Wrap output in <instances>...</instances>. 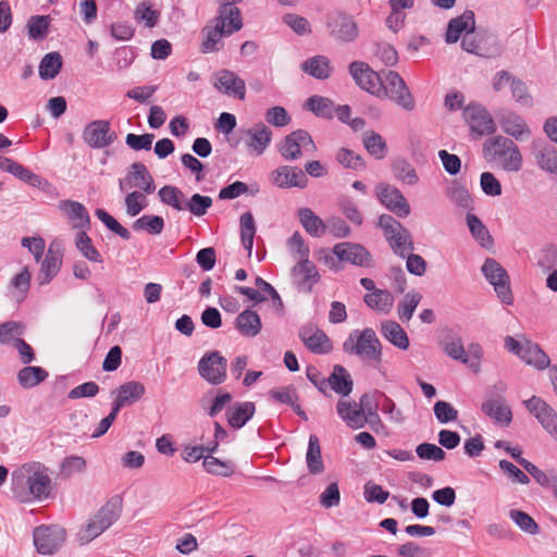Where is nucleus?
Wrapping results in <instances>:
<instances>
[{
  "mask_svg": "<svg viewBox=\"0 0 557 557\" xmlns=\"http://www.w3.org/2000/svg\"><path fill=\"white\" fill-rule=\"evenodd\" d=\"M379 226L383 230L384 237L395 255L405 258L407 253L414 249V243L409 230L392 215L382 214L379 218Z\"/></svg>",
  "mask_w": 557,
  "mask_h": 557,
  "instance_id": "obj_6",
  "label": "nucleus"
},
{
  "mask_svg": "<svg viewBox=\"0 0 557 557\" xmlns=\"http://www.w3.org/2000/svg\"><path fill=\"white\" fill-rule=\"evenodd\" d=\"M50 25L49 15H34L27 22L28 36L35 40L47 37Z\"/></svg>",
  "mask_w": 557,
  "mask_h": 557,
  "instance_id": "obj_57",
  "label": "nucleus"
},
{
  "mask_svg": "<svg viewBox=\"0 0 557 557\" xmlns=\"http://www.w3.org/2000/svg\"><path fill=\"white\" fill-rule=\"evenodd\" d=\"M376 195L389 211L399 218H406L410 213V206L404 195L394 186L380 184L376 187Z\"/></svg>",
  "mask_w": 557,
  "mask_h": 557,
  "instance_id": "obj_16",
  "label": "nucleus"
},
{
  "mask_svg": "<svg viewBox=\"0 0 557 557\" xmlns=\"http://www.w3.org/2000/svg\"><path fill=\"white\" fill-rule=\"evenodd\" d=\"M484 40H492L496 42V39L492 36H479L474 32L466 34L461 40V47L463 50L470 53H474L480 57H493L499 52L498 47H495L493 51H487L483 48L482 44Z\"/></svg>",
  "mask_w": 557,
  "mask_h": 557,
  "instance_id": "obj_34",
  "label": "nucleus"
},
{
  "mask_svg": "<svg viewBox=\"0 0 557 557\" xmlns=\"http://www.w3.org/2000/svg\"><path fill=\"white\" fill-rule=\"evenodd\" d=\"M164 228V220L159 215L146 214L133 223L134 231H147L151 235H159Z\"/></svg>",
  "mask_w": 557,
  "mask_h": 557,
  "instance_id": "obj_55",
  "label": "nucleus"
},
{
  "mask_svg": "<svg viewBox=\"0 0 557 557\" xmlns=\"http://www.w3.org/2000/svg\"><path fill=\"white\" fill-rule=\"evenodd\" d=\"M349 73L356 84L368 92L376 97L385 92L382 74L374 72L367 63L354 61L349 65Z\"/></svg>",
  "mask_w": 557,
  "mask_h": 557,
  "instance_id": "obj_10",
  "label": "nucleus"
},
{
  "mask_svg": "<svg viewBox=\"0 0 557 557\" xmlns=\"http://www.w3.org/2000/svg\"><path fill=\"white\" fill-rule=\"evenodd\" d=\"M227 360L216 350L207 352L198 362V372L212 385L222 384L226 379Z\"/></svg>",
  "mask_w": 557,
  "mask_h": 557,
  "instance_id": "obj_11",
  "label": "nucleus"
},
{
  "mask_svg": "<svg viewBox=\"0 0 557 557\" xmlns=\"http://www.w3.org/2000/svg\"><path fill=\"white\" fill-rule=\"evenodd\" d=\"M502 129L516 140H523L531 134L525 121L516 113L509 112L500 120Z\"/></svg>",
  "mask_w": 557,
  "mask_h": 557,
  "instance_id": "obj_29",
  "label": "nucleus"
},
{
  "mask_svg": "<svg viewBox=\"0 0 557 557\" xmlns=\"http://www.w3.org/2000/svg\"><path fill=\"white\" fill-rule=\"evenodd\" d=\"M299 337L305 346L314 354H326L332 349L327 335L317 325H304L299 331Z\"/></svg>",
  "mask_w": 557,
  "mask_h": 557,
  "instance_id": "obj_21",
  "label": "nucleus"
},
{
  "mask_svg": "<svg viewBox=\"0 0 557 557\" xmlns=\"http://www.w3.org/2000/svg\"><path fill=\"white\" fill-rule=\"evenodd\" d=\"M298 218L304 228L312 236L320 237L325 233V223L309 208H301Z\"/></svg>",
  "mask_w": 557,
  "mask_h": 557,
  "instance_id": "obj_41",
  "label": "nucleus"
},
{
  "mask_svg": "<svg viewBox=\"0 0 557 557\" xmlns=\"http://www.w3.org/2000/svg\"><path fill=\"white\" fill-rule=\"evenodd\" d=\"M97 218L113 233L119 235L123 239H129L131 233L129 231L121 225L112 215H110L107 211L103 209H97L96 210Z\"/></svg>",
  "mask_w": 557,
  "mask_h": 557,
  "instance_id": "obj_62",
  "label": "nucleus"
},
{
  "mask_svg": "<svg viewBox=\"0 0 557 557\" xmlns=\"http://www.w3.org/2000/svg\"><path fill=\"white\" fill-rule=\"evenodd\" d=\"M60 209L66 213L69 219L74 223L75 228L85 231L90 225V218L86 208L74 200H62L59 205Z\"/></svg>",
  "mask_w": 557,
  "mask_h": 557,
  "instance_id": "obj_28",
  "label": "nucleus"
},
{
  "mask_svg": "<svg viewBox=\"0 0 557 557\" xmlns=\"http://www.w3.org/2000/svg\"><path fill=\"white\" fill-rule=\"evenodd\" d=\"M30 278L32 274L27 267L23 268L20 273L12 277L10 287L12 288V297L17 302H21L26 298L30 287Z\"/></svg>",
  "mask_w": 557,
  "mask_h": 557,
  "instance_id": "obj_45",
  "label": "nucleus"
},
{
  "mask_svg": "<svg viewBox=\"0 0 557 557\" xmlns=\"http://www.w3.org/2000/svg\"><path fill=\"white\" fill-rule=\"evenodd\" d=\"M243 27L240 11L236 7L222 5L219 15L212 18L202 29L203 40L201 52L210 53L222 48V38L230 36Z\"/></svg>",
  "mask_w": 557,
  "mask_h": 557,
  "instance_id": "obj_2",
  "label": "nucleus"
},
{
  "mask_svg": "<svg viewBox=\"0 0 557 557\" xmlns=\"http://www.w3.org/2000/svg\"><path fill=\"white\" fill-rule=\"evenodd\" d=\"M463 117L472 133L478 136L493 134L496 131L495 123L487 110L478 103H470L463 110Z\"/></svg>",
  "mask_w": 557,
  "mask_h": 557,
  "instance_id": "obj_14",
  "label": "nucleus"
},
{
  "mask_svg": "<svg viewBox=\"0 0 557 557\" xmlns=\"http://www.w3.org/2000/svg\"><path fill=\"white\" fill-rule=\"evenodd\" d=\"M394 176L408 185H416L419 181L414 168L405 159H398L392 164Z\"/></svg>",
  "mask_w": 557,
  "mask_h": 557,
  "instance_id": "obj_50",
  "label": "nucleus"
},
{
  "mask_svg": "<svg viewBox=\"0 0 557 557\" xmlns=\"http://www.w3.org/2000/svg\"><path fill=\"white\" fill-rule=\"evenodd\" d=\"M34 544L41 555H53L65 542L66 531L60 525H39L33 532Z\"/></svg>",
  "mask_w": 557,
  "mask_h": 557,
  "instance_id": "obj_9",
  "label": "nucleus"
},
{
  "mask_svg": "<svg viewBox=\"0 0 557 557\" xmlns=\"http://www.w3.org/2000/svg\"><path fill=\"white\" fill-rule=\"evenodd\" d=\"M121 510L120 499L109 500L81 528L77 533L78 542L84 545L98 537L120 518Z\"/></svg>",
  "mask_w": 557,
  "mask_h": 557,
  "instance_id": "obj_4",
  "label": "nucleus"
},
{
  "mask_svg": "<svg viewBox=\"0 0 557 557\" xmlns=\"http://www.w3.org/2000/svg\"><path fill=\"white\" fill-rule=\"evenodd\" d=\"M116 138L111 132L110 123L106 120H96L87 124L83 132L84 141L94 149H101L110 146Z\"/></svg>",
  "mask_w": 557,
  "mask_h": 557,
  "instance_id": "obj_15",
  "label": "nucleus"
},
{
  "mask_svg": "<svg viewBox=\"0 0 557 557\" xmlns=\"http://www.w3.org/2000/svg\"><path fill=\"white\" fill-rule=\"evenodd\" d=\"M331 35L341 41L350 42L358 36V26L352 16L338 12L327 20Z\"/></svg>",
  "mask_w": 557,
  "mask_h": 557,
  "instance_id": "obj_18",
  "label": "nucleus"
},
{
  "mask_svg": "<svg viewBox=\"0 0 557 557\" xmlns=\"http://www.w3.org/2000/svg\"><path fill=\"white\" fill-rule=\"evenodd\" d=\"M235 327L240 335L245 337H255L260 333L262 323L256 311L246 309L236 317Z\"/></svg>",
  "mask_w": 557,
  "mask_h": 557,
  "instance_id": "obj_27",
  "label": "nucleus"
},
{
  "mask_svg": "<svg viewBox=\"0 0 557 557\" xmlns=\"http://www.w3.org/2000/svg\"><path fill=\"white\" fill-rule=\"evenodd\" d=\"M126 212L129 216H136L147 207L144 193L132 191L125 198Z\"/></svg>",
  "mask_w": 557,
  "mask_h": 557,
  "instance_id": "obj_64",
  "label": "nucleus"
},
{
  "mask_svg": "<svg viewBox=\"0 0 557 557\" xmlns=\"http://www.w3.org/2000/svg\"><path fill=\"white\" fill-rule=\"evenodd\" d=\"M327 385L337 394L348 396L352 391V380L343 366H335L332 374L327 377Z\"/></svg>",
  "mask_w": 557,
  "mask_h": 557,
  "instance_id": "obj_32",
  "label": "nucleus"
},
{
  "mask_svg": "<svg viewBox=\"0 0 557 557\" xmlns=\"http://www.w3.org/2000/svg\"><path fill=\"white\" fill-rule=\"evenodd\" d=\"M145 385L138 381H128L122 384L113 393L116 394L112 406L120 411L125 406H131L138 401L145 394Z\"/></svg>",
  "mask_w": 557,
  "mask_h": 557,
  "instance_id": "obj_23",
  "label": "nucleus"
},
{
  "mask_svg": "<svg viewBox=\"0 0 557 557\" xmlns=\"http://www.w3.org/2000/svg\"><path fill=\"white\" fill-rule=\"evenodd\" d=\"M301 70L317 79H326L332 73L330 60L324 55L307 59L300 65Z\"/></svg>",
  "mask_w": 557,
  "mask_h": 557,
  "instance_id": "obj_35",
  "label": "nucleus"
},
{
  "mask_svg": "<svg viewBox=\"0 0 557 557\" xmlns=\"http://www.w3.org/2000/svg\"><path fill=\"white\" fill-rule=\"evenodd\" d=\"M306 463L311 474H320L324 471L321 455V446L318 436L310 435L306 454Z\"/></svg>",
  "mask_w": 557,
  "mask_h": 557,
  "instance_id": "obj_40",
  "label": "nucleus"
},
{
  "mask_svg": "<svg viewBox=\"0 0 557 557\" xmlns=\"http://www.w3.org/2000/svg\"><path fill=\"white\" fill-rule=\"evenodd\" d=\"M336 161L346 169L354 171H362L366 169V162L363 158L356 153L354 150L347 148H341L335 154Z\"/></svg>",
  "mask_w": 557,
  "mask_h": 557,
  "instance_id": "obj_52",
  "label": "nucleus"
},
{
  "mask_svg": "<svg viewBox=\"0 0 557 557\" xmlns=\"http://www.w3.org/2000/svg\"><path fill=\"white\" fill-rule=\"evenodd\" d=\"M211 206V197L195 194L190 197V199L184 202V210L190 211L196 216H202L207 213Z\"/></svg>",
  "mask_w": 557,
  "mask_h": 557,
  "instance_id": "obj_61",
  "label": "nucleus"
},
{
  "mask_svg": "<svg viewBox=\"0 0 557 557\" xmlns=\"http://www.w3.org/2000/svg\"><path fill=\"white\" fill-rule=\"evenodd\" d=\"M483 157L487 162L495 163L507 172H518L522 168V156L518 146L500 135L485 140Z\"/></svg>",
  "mask_w": 557,
  "mask_h": 557,
  "instance_id": "obj_3",
  "label": "nucleus"
},
{
  "mask_svg": "<svg viewBox=\"0 0 557 557\" xmlns=\"http://www.w3.org/2000/svg\"><path fill=\"white\" fill-rule=\"evenodd\" d=\"M520 358L528 364H532L540 370L546 369L550 363L548 356L541 347L529 341H524V348L522 352H520Z\"/></svg>",
  "mask_w": 557,
  "mask_h": 557,
  "instance_id": "obj_37",
  "label": "nucleus"
},
{
  "mask_svg": "<svg viewBox=\"0 0 557 557\" xmlns=\"http://www.w3.org/2000/svg\"><path fill=\"white\" fill-rule=\"evenodd\" d=\"M256 410L255 404L250 401L236 403L227 410L228 424L235 429H240L251 419Z\"/></svg>",
  "mask_w": 557,
  "mask_h": 557,
  "instance_id": "obj_36",
  "label": "nucleus"
},
{
  "mask_svg": "<svg viewBox=\"0 0 557 557\" xmlns=\"http://www.w3.org/2000/svg\"><path fill=\"white\" fill-rule=\"evenodd\" d=\"M202 466L209 473L222 476H230L234 472V465L230 461H222L211 455L205 457Z\"/></svg>",
  "mask_w": 557,
  "mask_h": 557,
  "instance_id": "obj_60",
  "label": "nucleus"
},
{
  "mask_svg": "<svg viewBox=\"0 0 557 557\" xmlns=\"http://www.w3.org/2000/svg\"><path fill=\"white\" fill-rule=\"evenodd\" d=\"M293 277L300 288L310 292L312 285L319 281V273L313 262L304 257L293 268Z\"/></svg>",
  "mask_w": 557,
  "mask_h": 557,
  "instance_id": "obj_25",
  "label": "nucleus"
},
{
  "mask_svg": "<svg viewBox=\"0 0 557 557\" xmlns=\"http://www.w3.org/2000/svg\"><path fill=\"white\" fill-rule=\"evenodd\" d=\"M422 295L417 290L408 292L398 305V317L401 321H409L420 304Z\"/></svg>",
  "mask_w": 557,
  "mask_h": 557,
  "instance_id": "obj_56",
  "label": "nucleus"
},
{
  "mask_svg": "<svg viewBox=\"0 0 557 557\" xmlns=\"http://www.w3.org/2000/svg\"><path fill=\"white\" fill-rule=\"evenodd\" d=\"M214 87L227 95L244 100L246 96V84L236 73L230 70H221L215 74Z\"/></svg>",
  "mask_w": 557,
  "mask_h": 557,
  "instance_id": "obj_20",
  "label": "nucleus"
},
{
  "mask_svg": "<svg viewBox=\"0 0 557 557\" xmlns=\"http://www.w3.org/2000/svg\"><path fill=\"white\" fill-rule=\"evenodd\" d=\"M482 272L503 302L511 304L512 294L506 270L495 259L487 258L482 265Z\"/></svg>",
  "mask_w": 557,
  "mask_h": 557,
  "instance_id": "obj_12",
  "label": "nucleus"
},
{
  "mask_svg": "<svg viewBox=\"0 0 557 557\" xmlns=\"http://www.w3.org/2000/svg\"><path fill=\"white\" fill-rule=\"evenodd\" d=\"M382 76L385 92L380 98L387 97L403 109L412 111L416 107V101L401 76L394 71L383 73Z\"/></svg>",
  "mask_w": 557,
  "mask_h": 557,
  "instance_id": "obj_7",
  "label": "nucleus"
},
{
  "mask_svg": "<svg viewBox=\"0 0 557 557\" xmlns=\"http://www.w3.org/2000/svg\"><path fill=\"white\" fill-rule=\"evenodd\" d=\"M61 263V257H59L50 248L41 263V268L37 275V281L39 285L48 284L60 271Z\"/></svg>",
  "mask_w": 557,
  "mask_h": 557,
  "instance_id": "obj_39",
  "label": "nucleus"
},
{
  "mask_svg": "<svg viewBox=\"0 0 557 557\" xmlns=\"http://www.w3.org/2000/svg\"><path fill=\"white\" fill-rule=\"evenodd\" d=\"M363 300L372 310L388 313L394 305V297L387 289H374L373 293L366 294Z\"/></svg>",
  "mask_w": 557,
  "mask_h": 557,
  "instance_id": "obj_38",
  "label": "nucleus"
},
{
  "mask_svg": "<svg viewBox=\"0 0 557 557\" xmlns=\"http://www.w3.org/2000/svg\"><path fill=\"white\" fill-rule=\"evenodd\" d=\"M475 20L472 11H465L460 16L451 18L447 25L446 42H457L462 33L469 34L474 32Z\"/></svg>",
  "mask_w": 557,
  "mask_h": 557,
  "instance_id": "obj_26",
  "label": "nucleus"
},
{
  "mask_svg": "<svg viewBox=\"0 0 557 557\" xmlns=\"http://www.w3.org/2000/svg\"><path fill=\"white\" fill-rule=\"evenodd\" d=\"M242 133L245 136L247 148L257 156H261L272 140V132L263 123H258Z\"/></svg>",
  "mask_w": 557,
  "mask_h": 557,
  "instance_id": "obj_22",
  "label": "nucleus"
},
{
  "mask_svg": "<svg viewBox=\"0 0 557 557\" xmlns=\"http://www.w3.org/2000/svg\"><path fill=\"white\" fill-rule=\"evenodd\" d=\"M305 107L307 110L313 112L319 117H333L334 103L329 98L322 96H311L306 101Z\"/></svg>",
  "mask_w": 557,
  "mask_h": 557,
  "instance_id": "obj_48",
  "label": "nucleus"
},
{
  "mask_svg": "<svg viewBox=\"0 0 557 557\" xmlns=\"http://www.w3.org/2000/svg\"><path fill=\"white\" fill-rule=\"evenodd\" d=\"M75 246L87 260L97 263L102 262L100 252L94 246L91 238L87 235L86 231H79L77 233Z\"/></svg>",
  "mask_w": 557,
  "mask_h": 557,
  "instance_id": "obj_49",
  "label": "nucleus"
},
{
  "mask_svg": "<svg viewBox=\"0 0 557 557\" xmlns=\"http://www.w3.org/2000/svg\"><path fill=\"white\" fill-rule=\"evenodd\" d=\"M158 194L164 205L171 206L178 211L184 210V194L180 188L166 185L160 188Z\"/></svg>",
  "mask_w": 557,
  "mask_h": 557,
  "instance_id": "obj_58",
  "label": "nucleus"
},
{
  "mask_svg": "<svg viewBox=\"0 0 557 557\" xmlns=\"http://www.w3.org/2000/svg\"><path fill=\"white\" fill-rule=\"evenodd\" d=\"M362 143L366 150L377 160H382L387 151L383 137L374 131H367L363 134Z\"/></svg>",
  "mask_w": 557,
  "mask_h": 557,
  "instance_id": "obj_46",
  "label": "nucleus"
},
{
  "mask_svg": "<svg viewBox=\"0 0 557 557\" xmlns=\"http://www.w3.org/2000/svg\"><path fill=\"white\" fill-rule=\"evenodd\" d=\"M333 253L339 261L349 262L358 267L371 265V253L360 244L338 243L334 246Z\"/></svg>",
  "mask_w": 557,
  "mask_h": 557,
  "instance_id": "obj_17",
  "label": "nucleus"
},
{
  "mask_svg": "<svg viewBox=\"0 0 557 557\" xmlns=\"http://www.w3.org/2000/svg\"><path fill=\"white\" fill-rule=\"evenodd\" d=\"M343 348L347 354L356 355L362 360L374 362L382 360V344L371 327L352 331L344 342Z\"/></svg>",
  "mask_w": 557,
  "mask_h": 557,
  "instance_id": "obj_5",
  "label": "nucleus"
},
{
  "mask_svg": "<svg viewBox=\"0 0 557 557\" xmlns=\"http://www.w3.org/2000/svg\"><path fill=\"white\" fill-rule=\"evenodd\" d=\"M380 331L382 335L395 347L406 350L409 347V338L405 330L395 321H384L381 323Z\"/></svg>",
  "mask_w": 557,
  "mask_h": 557,
  "instance_id": "obj_31",
  "label": "nucleus"
},
{
  "mask_svg": "<svg viewBox=\"0 0 557 557\" xmlns=\"http://www.w3.org/2000/svg\"><path fill=\"white\" fill-rule=\"evenodd\" d=\"M534 156L542 170L557 175V149L555 147L534 143Z\"/></svg>",
  "mask_w": 557,
  "mask_h": 557,
  "instance_id": "obj_30",
  "label": "nucleus"
},
{
  "mask_svg": "<svg viewBox=\"0 0 557 557\" xmlns=\"http://www.w3.org/2000/svg\"><path fill=\"white\" fill-rule=\"evenodd\" d=\"M524 406L536 418L542 428L557 441V412L553 407L537 396H532L525 400Z\"/></svg>",
  "mask_w": 557,
  "mask_h": 557,
  "instance_id": "obj_13",
  "label": "nucleus"
},
{
  "mask_svg": "<svg viewBox=\"0 0 557 557\" xmlns=\"http://www.w3.org/2000/svg\"><path fill=\"white\" fill-rule=\"evenodd\" d=\"M62 57L59 52L45 54L39 64V76L42 79H53L62 69Z\"/></svg>",
  "mask_w": 557,
  "mask_h": 557,
  "instance_id": "obj_44",
  "label": "nucleus"
},
{
  "mask_svg": "<svg viewBox=\"0 0 557 557\" xmlns=\"http://www.w3.org/2000/svg\"><path fill=\"white\" fill-rule=\"evenodd\" d=\"M481 410L499 425L508 426L512 421L511 409L502 396L484 400Z\"/></svg>",
  "mask_w": 557,
  "mask_h": 557,
  "instance_id": "obj_24",
  "label": "nucleus"
},
{
  "mask_svg": "<svg viewBox=\"0 0 557 557\" xmlns=\"http://www.w3.org/2000/svg\"><path fill=\"white\" fill-rule=\"evenodd\" d=\"M271 183L280 188L306 187L308 178L304 171L296 166L282 165L270 174Z\"/></svg>",
  "mask_w": 557,
  "mask_h": 557,
  "instance_id": "obj_19",
  "label": "nucleus"
},
{
  "mask_svg": "<svg viewBox=\"0 0 557 557\" xmlns=\"http://www.w3.org/2000/svg\"><path fill=\"white\" fill-rule=\"evenodd\" d=\"M339 208L342 213L354 224L361 225L363 222L362 214L354 199L342 197L339 199Z\"/></svg>",
  "mask_w": 557,
  "mask_h": 557,
  "instance_id": "obj_63",
  "label": "nucleus"
},
{
  "mask_svg": "<svg viewBox=\"0 0 557 557\" xmlns=\"http://www.w3.org/2000/svg\"><path fill=\"white\" fill-rule=\"evenodd\" d=\"M509 517L517 527L527 534L536 535L541 531L536 521L529 513L520 509H511Z\"/></svg>",
  "mask_w": 557,
  "mask_h": 557,
  "instance_id": "obj_53",
  "label": "nucleus"
},
{
  "mask_svg": "<svg viewBox=\"0 0 557 557\" xmlns=\"http://www.w3.org/2000/svg\"><path fill=\"white\" fill-rule=\"evenodd\" d=\"M132 177L134 180V186L141 188L145 194L154 191L156 186L153 178L144 163L135 162L132 164Z\"/></svg>",
  "mask_w": 557,
  "mask_h": 557,
  "instance_id": "obj_47",
  "label": "nucleus"
},
{
  "mask_svg": "<svg viewBox=\"0 0 557 557\" xmlns=\"http://www.w3.org/2000/svg\"><path fill=\"white\" fill-rule=\"evenodd\" d=\"M317 146L305 129H297L286 135L278 145V151L285 160L295 161L302 157L304 152H314Z\"/></svg>",
  "mask_w": 557,
  "mask_h": 557,
  "instance_id": "obj_8",
  "label": "nucleus"
},
{
  "mask_svg": "<svg viewBox=\"0 0 557 557\" xmlns=\"http://www.w3.org/2000/svg\"><path fill=\"white\" fill-rule=\"evenodd\" d=\"M12 492L22 503L30 499L42 500L51 492L49 469L40 462L25 463L11 475Z\"/></svg>",
  "mask_w": 557,
  "mask_h": 557,
  "instance_id": "obj_1",
  "label": "nucleus"
},
{
  "mask_svg": "<svg viewBox=\"0 0 557 557\" xmlns=\"http://www.w3.org/2000/svg\"><path fill=\"white\" fill-rule=\"evenodd\" d=\"M26 326L23 322L8 321L0 324V344L14 343L16 338L25 333Z\"/></svg>",
  "mask_w": 557,
  "mask_h": 557,
  "instance_id": "obj_59",
  "label": "nucleus"
},
{
  "mask_svg": "<svg viewBox=\"0 0 557 557\" xmlns=\"http://www.w3.org/2000/svg\"><path fill=\"white\" fill-rule=\"evenodd\" d=\"M48 372L41 367H24L17 373V381L23 388H32L44 382Z\"/></svg>",
  "mask_w": 557,
  "mask_h": 557,
  "instance_id": "obj_43",
  "label": "nucleus"
},
{
  "mask_svg": "<svg viewBox=\"0 0 557 557\" xmlns=\"http://www.w3.org/2000/svg\"><path fill=\"white\" fill-rule=\"evenodd\" d=\"M360 410L356 401L341 399L336 405L337 414L351 429H362Z\"/></svg>",
  "mask_w": 557,
  "mask_h": 557,
  "instance_id": "obj_33",
  "label": "nucleus"
},
{
  "mask_svg": "<svg viewBox=\"0 0 557 557\" xmlns=\"http://www.w3.org/2000/svg\"><path fill=\"white\" fill-rule=\"evenodd\" d=\"M446 196L454 205L462 209H472L473 200L468 189L457 182H453L451 185L447 187Z\"/></svg>",
  "mask_w": 557,
  "mask_h": 557,
  "instance_id": "obj_51",
  "label": "nucleus"
},
{
  "mask_svg": "<svg viewBox=\"0 0 557 557\" xmlns=\"http://www.w3.org/2000/svg\"><path fill=\"white\" fill-rule=\"evenodd\" d=\"M255 234L256 225L253 216L250 212H246L240 216V239L249 256L252 251Z\"/></svg>",
  "mask_w": 557,
  "mask_h": 557,
  "instance_id": "obj_54",
  "label": "nucleus"
},
{
  "mask_svg": "<svg viewBox=\"0 0 557 557\" xmlns=\"http://www.w3.org/2000/svg\"><path fill=\"white\" fill-rule=\"evenodd\" d=\"M467 225L473 238L484 248L493 246V238L483 224V222L474 214L468 213L466 216Z\"/></svg>",
  "mask_w": 557,
  "mask_h": 557,
  "instance_id": "obj_42",
  "label": "nucleus"
}]
</instances>
